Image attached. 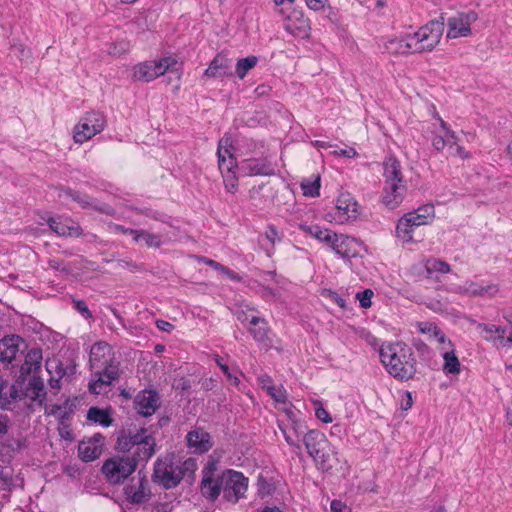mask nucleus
Returning a JSON list of instances; mask_svg holds the SVG:
<instances>
[{
	"mask_svg": "<svg viewBox=\"0 0 512 512\" xmlns=\"http://www.w3.org/2000/svg\"><path fill=\"white\" fill-rule=\"evenodd\" d=\"M379 354L387 372L395 379L408 381L415 376L416 359L412 349L404 342L383 343Z\"/></svg>",
	"mask_w": 512,
	"mask_h": 512,
	"instance_id": "1",
	"label": "nucleus"
},
{
	"mask_svg": "<svg viewBox=\"0 0 512 512\" xmlns=\"http://www.w3.org/2000/svg\"><path fill=\"white\" fill-rule=\"evenodd\" d=\"M383 176V203L386 207L394 209L402 202L407 188L400 161L393 156L387 157L383 163Z\"/></svg>",
	"mask_w": 512,
	"mask_h": 512,
	"instance_id": "2",
	"label": "nucleus"
},
{
	"mask_svg": "<svg viewBox=\"0 0 512 512\" xmlns=\"http://www.w3.org/2000/svg\"><path fill=\"white\" fill-rule=\"evenodd\" d=\"M155 446V439L147 435V431L144 428H141L134 434L122 430L116 442V449L120 452H128L136 447L132 457H136L138 461L149 460L155 453Z\"/></svg>",
	"mask_w": 512,
	"mask_h": 512,
	"instance_id": "3",
	"label": "nucleus"
},
{
	"mask_svg": "<svg viewBox=\"0 0 512 512\" xmlns=\"http://www.w3.org/2000/svg\"><path fill=\"white\" fill-rule=\"evenodd\" d=\"M444 31V20H432L411 33V42L415 53L431 52L439 44Z\"/></svg>",
	"mask_w": 512,
	"mask_h": 512,
	"instance_id": "4",
	"label": "nucleus"
},
{
	"mask_svg": "<svg viewBox=\"0 0 512 512\" xmlns=\"http://www.w3.org/2000/svg\"><path fill=\"white\" fill-rule=\"evenodd\" d=\"M138 463L136 457H113L104 462L102 472L110 483L118 484L136 470Z\"/></svg>",
	"mask_w": 512,
	"mask_h": 512,
	"instance_id": "5",
	"label": "nucleus"
},
{
	"mask_svg": "<svg viewBox=\"0 0 512 512\" xmlns=\"http://www.w3.org/2000/svg\"><path fill=\"white\" fill-rule=\"evenodd\" d=\"M176 65L177 61L173 57L139 63L133 68V78L137 81L150 82L166 72L177 71Z\"/></svg>",
	"mask_w": 512,
	"mask_h": 512,
	"instance_id": "6",
	"label": "nucleus"
},
{
	"mask_svg": "<svg viewBox=\"0 0 512 512\" xmlns=\"http://www.w3.org/2000/svg\"><path fill=\"white\" fill-rule=\"evenodd\" d=\"M0 408L9 411L30 408V402H26L22 382L18 380L14 383L6 380L0 382Z\"/></svg>",
	"mask_w": 512,
	"mask_h": 512,
	"instance_id": "7",
	"label": "nucleus"
},
{
	"mask_svg": "<svg viewBox=\"0 0 512 512\" xmlns=\"http://www.w3.org/2000/svg\"><path fill=\"white\" fill-rule=\"evenodd\" d=\"M106 120L100 112L86 113L73 129V139L76 143L83 144L105 128Z\"/></svg>",
	"mask_w": 512,
	"mask_h": 512,
	"instance_id": "8",
	"label": "nucleus"
},
{
	"mask_svg": "<svg viewBox=\"0 0 512 512\" xmlns=\"http://www.w3.org/2000/svg\"><path fill=\"white\" fill-rule=\"evenodd\" d=\"M248 480L240 472L226 470L222 473L223 497L229 502L236 503L247 491Z\"/></svg>",
	"mask_w": 512,
	"mask_h": 512,
	"instance_id": "9",
	"label": "nucleus"
},
{
	"mask_svg": "<svg viewBox=\"0 0 512 512\" xmlns=\"http://www.w3.org/2000/svg\"><path fill=\"white\" fill-rule=\"evenodd\" d=\"M153 480L165 489L174 488L182 480V472L172 460L158 459L154 464Z\"/></svg>",
	"mask_w": 512,
	"mask_h": 512,
	"instance_id": "10",
	"label": "nucleus"
},
{
	"mask_svg": "<svg viewBox=\"0 0 512 512\" xmlns=\"http://www.w3.org/2000/svg\"><path fill=\"white\" fill-rule=\"evenodd\" d=\"M478 19L474 11L458 12L447 19V38L468 37L471 25Z\"/></svg>",
	"mask_w": 512,
	"mask_h": 512,
	"instance_id": "11",
	"label": "nucleus"
},
{
	"mask_svg": "<svg viewBox=\"0 0 512 512\" xmlns=\"http://www.w3.org/2000/svg\"><path fill=\"white\" fill-rule=\"evenodd\" d=\"M89 363L91 369L106 370L114 365L119 368L112 347L105 341L96 342L90 349Z\"/></svg>",
	"mask_w": 512,
	"mask_h": 512,
	"instance_id": "12",
	"label": "nucleus"
},
{
	"mask_svg": "<svg viewBox=\"0 0 512 512\" xmlns=\"http://www.w3.org/2000/svg\"><path fill=\"white\" fill-rule=\"evenodd\" d=\"M26 344L17 335L6 336L0 340V361L11 364L12 368L18 366V359L24 354Z\"/></svg>",
	"mask_w": 512,
	"mask_h": 512,
	"instance_id": "13",
	"label": "nucleus"
},
{
	"mask_svg": "<svg viewBox=\"0 0 512 512\" xmlns=\"http://www.w3.org/2000/svg\"><path fill=\"white\" fill-rule=\"evenodd\" d=\"M359 205L354 197L348 193H340L335 205L333 220L344 224L350 220H355L359 216Z\"/></svg>",
	"mask_w": 512,
	"mask_h": 512,
	"instance_id": "14",
	"label": "nucleus"
},
{
	"mask_svg": "<svg viewBox=\"0 0 512 512\" xmlns=\"http://www.w3.org/2000/svg\"><path fill=\"white\" fill-rule=\"evenodd\" d=\"M22 356L23 361L18 359L19 374L17 380L24 384L30 375L37 376V373L41 370L43 355L41 349L32 348Z\"/></svg>",
	"mask_w": 512,
	"mask_h": 512,
	"instance_id": "15",
	"label": "nucleus"
},
{
	"mask_svg": "<svg viewBox=\"0 0 512 512\" xmlns=\"http://www.w3.org/2000/svg\"><path fill=\"white\" fill-rule=\"evenodd\" d=\"M91 370L93 375L89 383V391L96 395L106 392L107 388L120 377V369L114 365L106 370Z\"/></svg>",
	"mask_w": 512,
	"mask_h": 512,
	"instance_id": "16",
	"label": "nucleus"
},
{
	"mask_svg": "<svg viewBox=\"0 0 512 512\" xmlns=\"http://www.w3.org/2000/svg\"><path fill=\"white\" fill-rule=\"evenodd\" d=\"M218 165L222 175L233 174L237 167V161L233 155L232 138L224 135L218 142Z\"/></svg>",
	"mask_w": 512,
	"mask_h": 512,
	"instance_id": "17",
	"label": "nucleus"
},
{
	"mask_svg": "<svg viewBox=\"0 0 512 512\" xmlns=\"http://www.w3.org/2000/svg\"><path fill=\"white\" fill-rule=\"evenodd\" d=\"M50 229L58 236L64 237H79L82 235V228L80 225L69 218H53L49 217L46 220Z\"/></svg>",
	"mask_w": 512,
	"mask_h": 512,
	"instance_id": "18",
	"label": "nucleus"
},
{
	"mask_svg": "<svg viewBox=\"0 0 512 512\" xmlns=\"http://www.w3.org/2000/svg\"><path fill=\"white\" fill-rule=\"evenodd\" d=\"M189 449L193 453L203 454L213 447L210 434L203 428H195L186 435Z\"/></svg>",
	"mask_w": 512,
	"mask_h": 512,
	"instance_id": "19",
	"label": "nucleus"
},
{
	"mask_svg": "<svg viewBox=\"0 0 512 512\" xmlns=\"http://www.w3.org/2000/svg\"><path fill=\"white\" fill-rule=\"evenodd\" d=\"M159 406V397L155 391L143 390L135 398V409L143 416L152 415Z\"/></svg>",
	"mask_w": 512,
	"mask_h": 512,
	"instance_id": "20",
	"label": "nucleus"
},
{
	"mask_svg": "<svg viewBox=\"0 0 512 512\" xmlns=\"http://www.w3.org/2000/svg\"><path fill=\"white\" fill-rule=\"evenodd\" d=\"M454 291L471 297H492L498 292V287L495 284L482 285L473 281H467L463 285L455 287Z\"/></svg>",
	"mask_w": 512,
	"mask_h": 512,
	"instance_id": "21",
	"label": "nucleus"
},
{
	"mask_svg": "<svg viewBox=\"0 0 512 512\" xmlns=\"http://www.w3.org/2000/svg\"><path fill=\"white\" fill-rule=\"evenodd\" d=\"M303 444L310 457L314 458L318 453L328 448L329 442L326 436L318 430H309L303 435Z\"/></svg>",
	"mask_w": 512,
	"mask_h": 512,
	"instance_id": "22",
	"label": "nucleus"
},
{
	"mask_svg": "<svg viewBox=\"0 0 512 512\" xmlns=\"http://www.w3.org/2000/svg\"><path fill=\"white\" fill-rule=\"evenodd\" d=\"M232 60L224 54H217L204 72L208 78L230 77L232 76Z\"/></svg>",
	"mask_w": 512,
	"mask_h": 512,
	"instance_id": "23",
	"label": "nucleus"
},
{
	"mask_svg": "<svg viewBox=\"0 0 512 512\" xmlns=\"http://www.w3.org/2000/svg\"><path fill=\"white\" fill-rule=\"evenodd\" d=\"M437 119L439 121L441 133H434L432 138V146L434 149L442 151L446 145L449 147L451 144L454 145V147L458 145V137L455 132L448 127L447 123L442 118L438 116Z\"/></svg>",
	"mask_w": 512,
	"mask_h": 512,
	"instance_id": "24",
	"label": "nucleus"
},
{
	"mask_svg": "<svg viewBox=\"0 0 512 512\" xmlns=\"http://www.w3.org/2000/svg\"><path fill=\"white\" fill-rule=\"evenodd\" d=\"M384 49L386 52L393 55L415 54L410 34L388 39L384 44Z\"/></svg>",
	"mask_w": 512,
	"mask_h": 512,
	"instance_id": "25",
	"label": "nucleus"
},
{
	"mask_svg": "<svg viewBox=\"0 0 512 512\" xmlns=\"http://www.w3.org/2000/svg\"><path fill=\"white\" fill-rule=\"evenodd\" d=\"M356 243L357 241L352 237L335 233V237H333L329 247L342 258H349L356 254V251L353 249Z\"/></svg>",
	"mask_w": 512,
	"mask_h": 512,
	"instance_id": "26",
	"label": "nucleus"
},
{
	"mask_svg": "<svg viewBox=\"0 0 512 512\" xmlns=\"http://www.w3.org/2000/svg\"><path fill=\"white\" fill-rule=\"evenodd\" d=\"M284 29L295 37H306L310 30L309 20L301 13L288 17Z\"/></svg>",
	"mask_w": 512,
	"mask_h": 512,
	"instance_id": "27",
	"label": "nucleus"
},
{
	"mask_svg": "<svg viewBox=\"0 0 512 512\" xmlns=\"http://www.w3.org/2000/svg\"><path fill=\"white\" fill-rule=\"evenodd\" d=\"M242 171L249 176L255 175H271L274 169L266 158L247 159L242 162Z\"/></svg>",
	"mask_w": 512,
	"mask_h": 512,
	"instance_id": "28",
	"label": "nucleus"
},
{
	"mask_svg": "<svg viewBox=\"0 0 512 512\" xmlns=\"http://www.w3.org/2000/svg\"><path fill=\"white\" fill-rule=\"evenodd\" d=\"M26 402H38L42 404L46 399V392L43 380L38 376H31L24 391Z\"/></svg>",
	"mask_w": 512,
	"mask_h": 512,
	"instance_id": "29",
	"label": "nucleus"
},
{
	"mask_svg": "<svg viewBox=\"0 0 512 512\" xmlns=\"http://www.w3.org/2000/svg\"><path fill=\"white\" fill-rule=\"evenodd\" d=\"M250 325L249 331L253 335V338L265 347H269L271 345V339L269 337V328L266 320L253 316L250 319Z\"/></svg>",
	"mask_w": 512,
	"mask_h": 512,
	"instance_id": "30",
	"label": "nucleus"
},
{
	"mask_svg": "<svg viewBox=\"0 0 512 512\" xmlns=\"http://www.w3.org/2000/svg\"><path fill=\"white\" fill-rule=\"evenodd\" d=\"M200 488L205 498L215 501L222 492V474L213 477H202Z\"/></svg>",
	"mask_w": 512,
	"mask_h": 512,
	"instance_id": "31",
	"label": "nucleus"
},
{
	"mask_svg": "<svg viewBox=\"0 0 512 512\" xmlns=\"http://www.w3.org/2000/svg\"><path fill=\"white\" fill-rule=\"evenodd\" d=\"M317 467L323 471H329L333 469L337 464L340 463L338 458V453L335 452L330 445L328 444V448H325L322 452L318 453L317 456L313 458Z\"/></svg>",
	"mask_w": 512,
	"mask_h": 512,
	"instance_id": "32",
	"label": "nucleus"
},
{
	"mask_svg": "<svg viewBox=\"0 0 512 512\" xmlns=\"http://www.w3.org/2000/svg\"><path fill=\"white\" fill-rule=\"evenodd\" d=\"M79 457L90 462L97 459L102 453V447L99 442L94 440L82 441L78 447Z\"/></svg>",
	"mask_w": 512,
	"mask_h": 512,
	"instance_id": "33",
	"label": "nucleus"
},
{
	"mask_svg": "<svg viewBox=\"0 0 512 512\" xmlns=\"http://www.w3.org/2000/svg\"><path fill=\"white\" fill-rule=\"evenodd\" d=\"M46 370L50 374L49 385L52 389H60V380L65 375L62 363L58 359H48L46 361Z\"/></svg>",
	"mask_w": 512,
	"mask_h": 512,
	"instance_id": "34",
	"label": "nucleus"
},
{
	"mask_svg": "<svg viewBox=\"0 0 512 512\" xmlns=\"http://www.w3.org/2000/svg\"><path fill=\"white\" fill-rule=\"evenodd\" d=\"M300 229L328 246H330L333 237H335V232L327 228H322L318 225L301 224Z\"/></svg>",
	"mask_w": 512,
	"mask_h": 512,
	"instance_id": "35",
	"label": "nucleus"
},
{
	"mask_svg": "<svg viewBox=\"0 0 512 512\" xmlns=\"http://www.w3.org/2000/svg\"><path fill=\"white\" fill-rule=\"evenodd\" d=\"M482 337L498 346L499 339H502V334H506V329L494 324L480 323L477 326Z\"/></svg>",
	"mask_w": 512,
	"mask_h": 512,
	"instance_id": "36",
	"label": "nucleus"
},
{
	"mask_svg": "<svg viewBox=\"0 0 512 512\" xmlns=\"http://www.w3.org/2000/svg\"><path fill=\"white\" fill-rule=\"evenodd\" d=\"M304 426L300 423L293 422L292 426L288 429H283L282 433L284 435V438L286 442L297 449H300L299 441L300 437L304 435Z\"/></svg>",
	"mask_w": 512,
	"mask_h": 512,
	"instance_id": "37",
	"label": "nucleus"
},
{
	"mask_svg": "<svg viewBox=\"0 0 512 512\" xmlns=\"http://www.w3.org/2000/svg\"><path fill=\"white\" fill-rule=\"evenodd\" d=\"M320 175L313 174L301 181L300 187L303 194L308 197H317L320 194Z\"/></svg>",
	"mask_w": 512,
	"mask_h": 512,
	"instance_id": "38",
	"label": "nucleus"
},
{
	"mask_svg": "<svg viewBox=\"0 0 512 512\" xmlns=\"http://www.w3.org/2000/svg\"><path fill=\"white\" fill-rule=\"evenodd\" d=\"M443 371L446 374H458L460 372V362L454 351H444L443 354Z\"/></svg>",
	"mask_w": 512,
	"mask_h": 512,
	"instance_id": "39",
	"label": "nucleus"
},
{
	"mask_svg": "<svg viewBox=\"0 0 512 512\" xmlns=\"http://www.w3.org/2000/svg\"><path fill=\"white\" fill-rule=\"evenodd\" d=\"M418 328L422 333L428 334L430 337L434 338L437 342H439L441 344L446 343L445 334L433 323L420 322L418 324Z\"/></svg>",
	"mask_w": 512,
	"mask_h": 512,
	"instance_id": "40",
	"label": "nucleus"
},
{
	"mask_svg": "<svg viewBox=\"0 0 512 512\" xmlns=\"http://www.w3.org/2000/svg\"><path fill=\"white\" fill-rule=\"evenodd\" d=\"M413 225L408 221L406 216L404 215L396 226V234L397 237L400 238L403 242H410L412 240V232Z\"/></svg>",
	"mask_w": 512,
	"mask_h": 512,
	"instance_id": "41",
	"label": "nucleus"
},
{
	"mask_svg": "<svg viewBox=\"0 0 512 512\" xmlns=\"http://www.w3.org/2000/svg\"><path fill=\"white\" fill-rule=\"evenodd\" d=\"M258 58L256 56H248L239 59L236 63V74L240 79H243L247 73L256 66Z\"/></svg>",
	"mask_w": 512,
	"mask_h": 512,
	"instance_id": "42",
	"label": "nucleus"
},
{
	"mask_svg": "<svg viewBox=\"0 0 512 512\" xmlns=\"http://www.w3.org/2000/svg\"><path fill=\"white\" fill-rule=\"evenodd\" d=\"M87 417L89 420L99 423L105 427H108L112 422L109 413L106 410L97 407H91L88 410Z\"/></svg>",
	"mask_w": 512,
	"mask_h": 512,
	"instance_id": "43",
	"label": "nucleus"
},
{
	"mask_svg": "<svg viewBox=\"0 0 512 512\" xmlns=\"http://www.w3.org/2000/svg\"><path fill=\"white\" fill-rule=\"evenodd\" d=\"M428 274L433 272L448 273L450 272V265L440 259L430 258L426 260L424 265Z\"/></svg>",
	"mask_w": 512,
	"mask_h": 512,
	"instance_id": "44",
	"label": "nucleus"
},
{
	"mask_svg": "<svg viewBox=\"0 0 512 512\" xmlns=\"http://www.w3.org/2000/svg\"><path fill=\"white\" fill-rule=\"evenodd\" d=\"M127 495L131 499L132 503L140 504L143 503L146 499L148 494L146 493L143 483L140 482V486L138 489H134L133 487L127 488L126 491Z\"/></svg>",
	"mask_w": 512,
	"mask_h": 512,
	"instance_id": "45",
	"label": "nucleus"
},
{
	"mask_svg": "<svg viewBox=\"0 0 512 512\" xmlns=\"http://www.w3.org/2000/svg\"><path fill=\"white\" fill-rule=\"evenodd\" d=\"M141 241H143L148 248H159L163 243L161 235L148 230H143Z\"/></svg>",
	"mask_w": 512,
	"mask_h": 512,
	"instance_id": "46",
	"label": "nucleus"
},
{
	"mask_svg": "<svg viewBox=\"0 0 512 512\" xmlns=\"http://www.w3.org/2000/svg\"><path fill=\"white\" fill-rule=\"evenodd\" d=\"M214 360L217 363V365L219 366V368L222 370V372L225 374V376L227 377V380L232 385L238 386L240 383L239 378L230 372L228 365L223 362L222 358L219 355H215Z\"/></svg>",
	"mask_w": 512,
	"mask_h": 512,
	"instance_id": "47",
	"label": "nucleus"
},
{
	"mask_svg": "<svg viewBox=\"0 0 512 512\" xmlns=\"http://www.w3.org/2000/svg\"><path fill=\"white\" fill-rule=\"evenodd\" d=\"M177 467L182 472V478L186 475L191 476L197 469V462L194 458H187L182 463H176Z\"/></svg>",
	"mask_w": 512,
	"mask_h": 512,
	"instance_id": "48",
	"label": "nucleus"
},
{
	"mask_svg": "<svg viewBox=\"0 0 512 512\" xmlns=\"http://www.w3.org/2000/svg\"><path fill=\"white\" fill-rule=\"evenodd\" d=\"M219 459L214 456V454L209 456L208 462L203 468L202 477H213L218 476L216 474L218 468Z\"/></svg>",
	"mask_w": 512,
	"mask_h": 512,
	"instance_id": "49",
	"label": "nucleus"
},
{
	"mask_svg": "<svg viewBox=\"0 0 512 512\" xmlns=\"http://www.w3.org/2000/svg\"><path fill=\"white\" fill-rule=\"evenodd\" d=\"M65 193L73 201L79 203L83 208H86V207L92 205V199L85 194H81V193H79L77 191H73V190H67Z\"/></svg>",
	"mask_w": 512,
	"mask_h": 512,
	"instance_id": "50",
	"label": "nucleus"
},
{
	"mask_svg": "<svg viewBox=\"0 0 512 512\" xmlns=\"http://www.w3.org/2000/svg\"><path fill=\"white\" fill-rule=\"evenodd\" d=\"M267 393L278 403L286 402V390L282 386H269L267 387Z\"/></svg>",
	"mask_w": 512,
	"mask_h": 512,
	"instance_id": "51",
	"label": "nucleus"
},
{
	"mask_svg": "<svg viewBox=\"0 0 512 512\" xmlns=\"http://www.w3.org/2000/svg\"><path fill=\"white\" fill-rule=\"evenodd\" d=\"M373 295H374V293L371 289H365L362 292H358L356 294V298L359 300L360 306L362 308H369V307H371V304H372L371 300H372Z\"/></svg>",
	"mask_w": 512,
	"mask_h": 512,
	"instance_id": "52",
	"label": "nucleus"
},
{
	"mask_svg": "<svg viewBox=\"0 0 512 512\" xmlns=\"http://www.w3.org/2000/svg\"><path fill=\"white\" fill-rule=\"evenodd\" d=\"M405 216L408 219V221L413 225V227H418L421 225L428 224L430 221L424 215H420L419 213H416L415 211L406 213Z\"/></svg>",
	"mask_w": 512,
	"mask_h": 512,
	"instance_id": "53",
	"label": "nucleus"
},
{
	"mask_svg": "<svg viewBox=\"0 0 512 512\" xmlns=\"http://www.w3.org/2000/svg\"><path fill=\"white\" fill-rule=\"evenodd\" d=\"M315 416L323 423H331L332 417L320 402L315 403Z\"/></svg>",
	"mask_w": 512,
	"mask_h": 512,
	"instance_id": "54",
	"label": "nucleus"
},
{
	"mask_svg": "<svg viewBox=\"0 0 512 512\" xmlns=\"http://www.w3.org/2000/svg\"><path fill=\"white\" fill-rule=\"evenodd\" d=\"M73 306L85 319L92 318V313L83 300H73Z\"/></svg>",
	"mask_w": 512,
	"mask_h": 512,
	"instance_id": "55",
	"label": "nucleus"
},
{
	"mask_svg": "<svg viewBox=\"0 0 512 512\" xmlns=\"http://www.w3.org/2000/svg\"><path fill=\"white\" fill-rule=\"evenodd\" d=\"M224 178L225 188L228 192L234 193L237 190V178L235 173L222 175Z\"/></svg>",
	"mask_w": 512,
	"mask_h": 512,
	"instance_id": "56",
	"label": "nucleus"
},
{
	"mask_svg": "<svg viewBox=\"0 0 512 512\" xmlns=\"http://www.w3.org/2000/svg\"><path fill=\"white\" fill-rule=\"evenodd\" d=\"M0 480L8 489L13 486L12 470L9 467H0Z\"/></svg>",
	"mask_w": 512,
	"mask_h": 512,
	"instance_id": "57",
	"label": "nucleus"
},
{
	"mask_svg": "<svg viewBox=\"0 0 512 512\" xmlns=\"http://www.w3.org/2000/svg\"><path fill=\"white\" fill-rule=\"evenodd\" d=\"M449 152L453 156H457L461 159H469L471 157V154L466 151L462 146L459 144L454 147V145H450V148H448Z\"/></svg>",
	"mask_w": 512,
	"mask_h": 512,
	"instance_id": "58",
	"label": "nucleus"
},
{
	"mask_svg": "<svg viewBox=\"0 0 512 512\" xmlns=\"http://www.w3.org/2000/svg\"><path fill=\"white\" fill-rule=\"evenodd\" d=\"M11 425L10 418L7 415L0 414V438L8 434Z\"/></svg>",
	"mask_w": 512,
	"mask_h": 512,
	"instance_id": "59",
	"label": "nucleus"
},
{
	"mask_svg": "<svg viewBox=\"0 0 512 512\" xmlns=\"http://www.w3.org/2000/svg\"><path fill=\"white\" fill-rule=\"evenodd\" d=\"M416 213H419L420 215H424L429 220H432L434 218V206L431 204H426L424 206L419 207L417 210H415Z\"/></svg>",
	"mask_w": 512,
	"mask_h": 512,
	"instance_id": "60",
	"label": "nucleus"
},
{
	"mask_svg": "<svg viewBox=\"0 0 512 512\" xmlns=\"http://www.w3.org/2000/svg\"><path fill=\"white\" fill-rule=\"evenodd\" d=\"M265 236L272 244H274L277 241H280L279 233L277 229L272 225L267 228Z\"/></svg>",
	"mask_w": 512,
	"mask_h": 512,
	"instance_id": "61",
	"label": "nucleus"
},
{
	"mask_svg": "<svg viewBox=\"0 0 512 512\" xmlns=\"http://www.w3.org/2000/svg\"><path fill=\"white\" fill-rule=\"evenodd\" d=\"M258 485H259L258 491L262 497L271 494L273 491V486L264 480H259Z\"/></svg>",
	"mask_w": 512,
	"mask_h": 512,
	"instance_id": "62",
	"label": "nucleus"
},
{
	"mask_svg": "<svg viewBox=\"0 0 512 512\" xmlns=\"http://www.w3.org/2000/svg\"><path fill=\"white\" fill-rule=\"evenodd\" d=\"M326 0H306V5L309 9L320 11L325 7Z\"/></svg>",
	"mask_w": 512,
	"mask_h": 512,
	"instance_id": "63",
	"label": "nucleus"
},
{
	"mask_svg": "<svg viewBox=\"0 0 512 512\" xmlns=\"http://www.w3.org/2000/svg\"><path fill=\"white\" fill-rule=\"evenodd\" d=\"M109 230L111 233H114V234H124V235H129V231H131L132 229L131 228H126L122 225H119V224H110L109 225Z\"/></svg>",
	"mask_w": 512,
	"mask_h": 512,
	"instance_id": "64",
	"label": "nucleus"
}]
</instances>
